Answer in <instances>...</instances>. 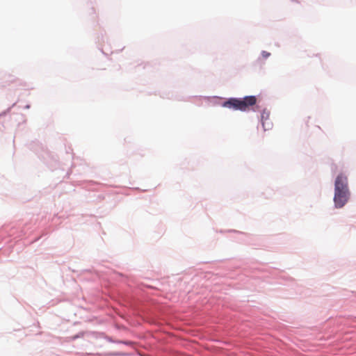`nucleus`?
Masks as SVG:
<instances>
[{
  "label": "nucleus",
  "instance_id": "obj_4",
  "mask_svg": "<svg viewBox=\"0 0 356 356\" xmlns=\"http://www.w3.org/2000/svg\"><path fill=\"white\" fill-rule=\"evenodd\" d=\"M257 102V98L254 96H246V107L253 106Z\"/></svg>",
  "mask_w": 356,
  "mask_h": 356
},
{
  "label": "nucleus",
  "instance_id": "obj_1",
  "mask_svg": "<svg viewBox=\"0 0 356 356\" xmlns=\"http://www.w3.org/2000/svg\"><path fill=\"white\" fill-rule=\"evenodd\" d=\"M349 193L346 179H337L335 182L334 202L337 207L341 208L348 201Z\"/></svg>",
  "mask_w": 356,
  "mask_h": 356
},
{
  "label": "nucleus",
  "instance_id": "obj_3",
  "mask_svg": "<svg viewBox=\"0 0 356 356\" xmlns=\"http://www.w3.org/2000/svg\"><path fill=\"white\" fill-rule=\"evenodd\" d=\"M261 121L262 127L265 131L270 130L273 127V122L270 119V113L266 109L264 110L261 115Z\"/></svg>",
  "mask_w": 356,
  "mask_h": 356
},
{
  "label": "nucleus",
  "instance_id": "obj_2",
  "mask_svg": "<svg viewBox=\"0 0 356 356\" xmlns=\"http://www.w3.org/2000/svg\"><path fill=\"white\" fill-rule=\"evenodd\" d=\"M222 106L232 108L234 110H244L245 99L241 100L238 99L231 98L222 104Z\"/></svg>",
  "mask_w": 356,
  "mask_h": 356
},
{
  "label": "nucleus",
  "instance_id": "obj_5",
  "mask_svg": "<svg viewBox=\"0 0 356 356\" xmlns=\"http://www.w3.org/2000/svg\"><path fill=\"white\" fill-rule=\"evenodd\" d=\"M262 55L264 58H268L269 56H270V53H268L266 51H263L262 52Z\"/></svg>",
  "mask_w": 356,
  "mask_h": 356
}]
</instances>
